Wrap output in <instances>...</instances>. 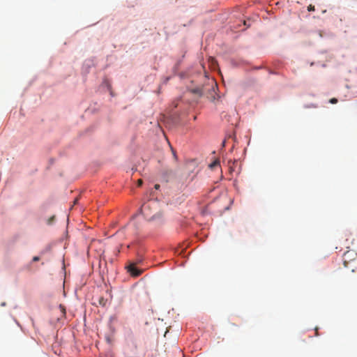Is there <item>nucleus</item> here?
Listing matches in <instances>:
<instances>
[{"instance_id":"obj_5","label":"nucleus","mask_w":357,"mask_h":357,"mask_svg":"<svg viewBox=\"0 0 357 357\" xmlns=\"http://www.w3.org/2000/svg\"><path fill=\"white\" fill-rule=\"evenodd\" d=\"M193 93H197L200 96L203 95L204 93V88H196L192 90Z\"/></svg>"},{"instance_id":"obj_11","label":"nucleus","mask_w":357,"mask_h":357,"mask_svg":"<svg viewBox=\"0 0 357 357\" xmlns=\"http://www.w3.org/2000/svg\"><path fill=\"white\" fill-rule=\"evenodd\" d=\"M142 183H143L142 180V179H139V180L137 181V185H138V186H141V185H142Z\"/></svg>"},{"instance_id":"obj_15","label":"nucleus","mask_w":357,"mask_h":357,"mask_svg":"<svg viewBox=\"0 0 357 357\" xmlns=\"http://www.w3.org/2000/svg\"><path fill=\"white\" fill-rule=\"evenodd\" d=\"M176 351H178V353H180V352H181V351H180V350H178V349L177 347H176Z\"/></svg>"},{"instance_id":"obj_10","label":"nucleus","mask_w":357,"mask_h":357,"mask_svg":"<svg viewBox=\"0 0 357 357\" xmlns=\"http://www.w3.org/2000/svg\"><path fill=\"white\" fill-rule=\"evenodd\" d=\"M39 259H40L39 257L35 256L33 257L32 260H33V261H39Z\"/></svg>"},{"instance_id":"obj_1","label":"nucleus","mask_w":357,"mask_h":357,"mask_svg":"<svg viewBox=\"0 0 357 357\" xmlns=\"http://www.w3.org/2000/svg\"><path fill=\"white\" fill-rule=\"evenodd\" d=\"M140 211L149 221L159 224L163 221L162 213L160 210V204L156 200H149L144 203L142 206Z\"/></svg>"},{"instance_id":"obj_14","label":"nucleus","mask_w":357,"mask_h":357,"mask_svg":"<svg viewBox=\"0 0 357 357\" xmlns=\"http://www.w3.org/2000/svg\"><path fill=\"white\" fill-rule=\"evenodd\" d=\"M315 331H316V335H317V331H318V328H315Z\"/></svg>"},{"instance_id":"obj_2","label":"nucleus","mask_w":357,"mask_h":357,"mask_svg":"<svg viewBox=\"0 0 357 357\" xmlns=\"http://www.w3.org/2000/svg\"><path fill=\"white\" fill-rule=\"evenodd\" d=\"M128 271L130 273V275L134 277H137V276L140 275L142 273V271L141 270H139L135 267V264H131L128 267Z\"/></svg>"},{"instance_id":"obj_12","label":"nucleus","mask_w":357,"mask_h":357,"mask_svg":"<svg viewBox=\"0 0 357 357\" xmlns=\"http://www.w3.org/2000/svg\"><path fill=\"white\" fill-rule=\"evenodd\" d=\"M154 188H155V189L158 190L160 188V185L159 184H155Z\"/></svg>"},{"instance_id":"obj_13","label":"nucleus","mask_w":357,"mask_h":357,"mask_svg":"<svg viewBox=\"0 0 357 357\" xmlns=\"http://www.w3.org/2000/svg\"><path fill=\"white\" fill-rule=\"evenodd\" d=\"M344 265L345 267L347 266V262L346 261V260L344 261Z\"/></svg>"},{"instance_id":"obj_9","label":"nucleus","mask_w":357,"mask_h":357,"mask_svg":"<svg viewBox=\"0 0 357 357\" xmlns=\"http://www.w3.org/2000/svg\"><path fill=\"white\" fill-rule=\"evenodd\" d=\"M54 216H52L51 218H50L48 219L47 223L49 225L52 224V222L54 221Z\"/></svg>"},{"instance_id":"obj_6","label":"nucleus","mask_w":357,"mask_h":357,"mask_svg":"<svg viewBox=\"0 0 357 357\" xmlns=\"http://www.w3.org/2000/svg\"><path fill=\"white\" fill-rule=\"evenodd\" d=\"M329 102H331V104H335L337 102V99L335 98H333L330 99Z\"/></svg>"},{"instance_id":"obj_8","label":"nucleus","mask_w":357,"mask_h":357,"mask_svg":"<svg viewBox=\"0 0 357 357\" xmlns=\"http://www.w3.org/2000/svg\"><path fill=\"white\" fill-rule=\"evenodd\" d=\"M216 86V83H215V82L213 80H211V84H210V86L211 88L214 90V86Z\"/></svg>"},{"instance_id":"obj_7","label":"nucleus","mask_w":357,"mask_h":357,"mask_svg":"<svg viewBox=\"0 0 357 357\" xmlns=\"http://www.w3.org/2000/svg\"><path fill=\"white\" fill-rule=\"evenodd\" d=\"M307 10L308 11H314V6H312V5H309L308 7H307Z\"/></svg>"},{"instance_id":"obj_4","label":"nucleus","mask_w":357,"mask_h":357,"mask_svg":"<svg viewBox=\"0 0 357 357\" xmlns=\"http://www.w3.org/2000/svg\"><path fill=\"white\" fill-rule=\"evenodd\" d=\"M220 166V161L219 160H215L213 162H211L208 167L210 169H213L215 167Z\"/></svg>"},{"instance_id":"obj_3","label":"nucleus","mask_w":357,"mask_h":357,"mask_svg":"<svg viewBox=\"0 0 357 357\" xmlns=\"http://www.w3.org/2000/svg\"><path fill=\"white\" fill-rule=\"evenodd\" d=\"M153 357H169L167 354V348L164 347L158 349L153 354Z\"/></svg>"}]
</instances>
